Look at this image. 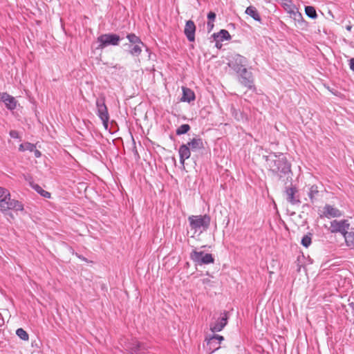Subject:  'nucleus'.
<instances>
[{"label": "nucleus", "mask_w": 354, "mask_h": 354, "mask_svg": "<svg viewBox=\"0 0 354 354\" xmlns=\"http://www.w3.org/2000/svg\"><path fill=\"white\" fill-rule=\"evenodd\" d=\"M268 165L274 173L281 172L287 174L290 171V166L286 158L281 154H270L266 159Z\"/></svg>", "instance_id": "1"}, {"label": "nucleus", "mask_w": 354, "mask_h": 354, "mask_svg": "<svg viewBox=\"0 0 354 354\" xmlns=\"http://www.w3.org/2000/svg\"><path fill=\"white\" fill-rule=\"evenodd\" d=\"M190 229L194 232V236L196 234H201L206 231L210 225L211 218L207 214L204 215H192L188 217Z\"/></svg>", "instance_id": "2"}, {"label": "nucleus", "mask_w": 354, "mask_h": 354, "mask_svg": "<svg viewBox=\"0 0 354 354\" xmlns=\"http://www.w3.org/2000/svg\"><path fill=\"white\" fill-rule=\"evenodd\" d=\"M97 115L102 120L104 127L107 129L109 126V114L105 104V97H101L96 100Z\"/></svg>", "instance_id": "3"}, {"label": "nucleus", "mask_w": 354, "mask_h": 354, "mask_svg": "<svg viewBox=\"0 0 354 354\" xmlns=\"http://www.w3.org/2000/svg\"><path fill=\"white\" fill-rule=\"evenodd\" d=\"M120 41V37L116 34H103L97 37L99 46L97 49H103L108 46H118Z\"/></svg>", "instance_id": "4"}, {"label": "nucleus", "mask_w": 354, "mask_h": 354, "mask_svg": "<svg viewBox=\"0 0 354 354\" xmlns=\"http://www.w3.org/2000/svg\"><path fill=\"white\" fill-rule=\"evenodd\" d=\"M190 259L197 265L213 263L214 259L211 254L205 253L203 251L194 250L190 254Z\"/></svg>", "instance_id": "5"}, {"label": "nucleus", "mask_w": 354, "mask_h": 354, "mask_svg": "<svg viewBox=\"0 0 354 354\" xmlns=\"http://www.w3.org/2000/svg\"><path fill=\"white\" fill-rule=\"evenodd\" d=\"M1 211L4 213L8 210L23 211V204L17 200L12 199L10 194L6 197L4 205H0Z\"/></svg>", "instance_id": "6"}, {"label": "nucleus", "mask_w": 354, "mask_h": 354, "mask_svg": "<svg viewBox=\"0 0 354 354\" xmlns=\"http://www.w3.org/2000/svg\"><path fill=\"white\" fill-rule=\"evenodd\" d=\"M248 63L247 59L240 55H235L228 63L229 66L237 73L244 70Z\"/></svg>", "instance_id": "7"}, {"label": "nucleus", "mask_w": 354, "mask_h": 354, "mask_svg": "<svg viewBox=\"0 0 354 354\" xmlns=\"http://www.w3.org/2000/svg\"><path fill=\"white\" fill-rule=\"evenodd\" d=\"M349 226V223L346 220H333L330 222V232L332 233L340 232L344 237V234L348 233Z\"/></svg>", "instance_id": "8"}, {"label": "nucleus", "mask_w": 354, "mask_h": 354, "mask_svg": "<svg viewBox=\"0 0 354 354\" xmlns=\"http://www.w3.org/2000/svg\"><path fill=\"white\" fill-rule=\"evenodd\" d=\"M239 74L241 83L248 88H252L254 86V80L252 73L245 68L244 70L241 71Z\"/></svg>", "instance_id": "9"}, {"label": "nucleus", "mask_w": 354, "mask_h": 354, "mask_svg": "<svg viewBox=\"0 0 354 354\" xmlns=\"http://www.w3.org/2000/svg\"><path fill=\"white\" fill-rule=\"evenodd\" d=\"M298 191L296 187H286V200L292 205H298L300 203L299 195L297 194Z\"/></svg>", "instance_id": "10"}, {"label": "nucleus", "mask_w": 354, "mask_h": 354, "mask_svg": "<svg viewBox=\"0 0 354 354\" xmlns=\"http://www.w3.org/2000/svg\"><path fill=\"white\" fill-rule=\"evenodd\" d=\"M342 212L337 208L326 204L324 207V211L322 214L320 215V217H326L328 218H335V217H340L342 216Z\"/></svg>", "instance_id": "11"}, {"label": "nucleus", "mask_w": 354, "mask_h": 354, "mask_svg": "<svg viewBox=\"0 0 354 354\" xmlns=\"http://www.w3.org/2000/svg\"><path fill=\"white\" fill-rule=\"evenodd\" d=\"M196 26L194 22L192 20L187 21L184 29V33L189 41H194L195 40Z\"/></svg>", "instance_id": "12"}, {"label": "nucleus", "mask_w": 354, "mask_h": 354, "mask_svg": "<svg viewBox=\"0 0 354 354\" xmlns=\"http://www.w3.org/2000/svg\"><path fill=\"white\" fill-rule=\"evenodd\" d=\"M0 100L4 102L6 106L10 109L13 110L16 108L17 101L15 97L10 95L6 93H0Z\"/></svg>", "instance_id": "13"}, {"label": "nucleus", "mask_w": 354, "mask_h": 354, "mask_svg": "<svg viewBox=\"0 0 354 354\" xmlns=\"http://www.w3.org/2000/svg\"><path fill=\"white\" fill-rule=\"evenodd\" d=\"M227 315L226 313H224V315L219 318L216 322L210 324V330L214 332H219L223 330V328L227 324Z\"/></svg>", "instance_id": "14"}, {"label": "nucleus", "mask_w": 354, "mask_h": 354, "mask_svg": "<svg viewBox=\"0 0 354 354\" xmlns=\"http://www.w3.org/2000/svg\"><path fill=\"white\" fill-rule=\"evenodd\" d=\"M223 339L224 337L220 335H214L209 338H206L207 345H209V350H211L212 352H214L220 348V346H216V345L214 344V342L217 341V344H220Z\"/></svg>", "instance_id": "15"}, {"label": "nucleus", "mask_w": 354, "mask_h": 354, "mask_svg": "<svg viewBox=\"0 0 354 354\" xmlns=\"http://www.w3.org/2000/svg\"><path fill=\"white\" fill-rule=\"evenodd\" d=\"M180 162L184 165L185 160L188 159L191 156V149L187 145V144L182 145L178 150Z\"/></svg>", "instance_id": "16"}, {"label": "nucleus", "mask_w": 354, "mask_h": 354, "mask_svg": "<svg viewBox=\"0 0 354 354\" xmlns=\"http://www.w3.org/2000/svg\"><path fill=\"white\" fill-rule=\"evenodd\" d=\"M182 91L183 95L180 99L182 102H190L195 100V94L192 89L183 86Z\"/></svg>", "instance_id": "17"}, {"label": "nucleus", "mask_w": 354, "mask_h": 354, "mask_svg": "<svg viewBox=\"0 0 354 354\" xmlns=\"http://www.w3.org/2000/svg\"><path fill=\"white\" fill-rule=\"evenodd\" d=\"M187 145L194 151L201 149L204 147L203 140L200 138H194L187 142Z\"/></svg>", "instance_id": "18"}, {"label": "nucleus", "mask_w": 354, "mask_h": 354, "mask_svg": "<svg viewBox=\"0 0 354 354\" xmlns=\"http://www.w3.org/2000/svg\"><path fill=\"white\" fill-rule=\"evenodd\" d=\"M214 38L217 41H223L224 40L230 39L231 36L229 32L226 30H221L220 32L213 34Z\"/></svg>", "instance_id": "19"}, {"label": "nucleus", "mask_w": 354, "mask_h": 354, "mask_svg": "<svg viewBox=\"0 0 354 354\" xmlns=\"http://www.w3.org/2000/svg\"><path fill=\"white\" fill-rule=\"evenodd\" d=\"M344 238L346 245L351 249H354V228H352L350 232L346 233Z\"/></svg>", "instance_id": "20"}, {"label": "nucleus", "mask_w": 354, "mask_h": 354, "mask_svg": "<svg viewBox=\"0 0 354 354\" xmlns=\"http://www.w3.org/2000/svg\"><path fill=\"white\" fill-rule=\"evenodd\" d=\"M245 13L247 15H250V17H252L254 20H256L257 21H261V17L255 7H254V6L248 7L245 10Z\"/></svg>", "instance_id": "21"}, {"label": "nucleus", "mask_w": 354, "mask_h": 354, "mask_svg": "<svg viewBox=\"0 0 354 354\" xmlns=\"http://www.w3.org/2000/svg\"><path fill=\"white\" fill-rule=\"evenodd\" d=\"M319 190L317 185H312L309 188V192L308 193V196L310 198V200L312 203H313L315 200L317 199V197L319 195Z\"/></svg>", "instance_id": "22"}, {"label": "nucleus", "mask_w": 354, "mask_h": 354, "mask_svg": "<svg viewBox=\"0 0 354 354\" xmlns=\"http://www.w3.org/2000/svg\"><path fill=\"white\" fill-rule=\"evenodd\" d=\"M145 348L143 344L136 342L132 344L130 348L131 354H142V349Z\"/></svg>", "instance_id": "23"}, {"label": "nucleus", "mask_w": 354, "mask_h": 354, "mask_svg": "<svg viewBox=\"0 0 354 354\" xmlns=\"http://www.w3.org/2000/svg\"><path fill=\"white\" fill-rule=\"evenodd\" d=\"M142 44H136L129 46L131 48L129 53L133 56H139L142 53Z\"/></svg>", "instance_id": "24"}, {"label": "nucleus", "mask_w": 354, "mask_h": 354, "mask_svg": "<svg viewBox=\"0 0 354 354\" xmlns=\"http://www.w3.org/2000/svg\"><path fill=\"white\" fill-rule=\"evenodd\" d=\"M30 185L32 188L34 189L41 196L47 198H49L50 197V194L48 192L43 189L39 185L30 183Z\"/></svg>", "instance_id": "25"}, {"label": "nucleus", "mask_w": 354, "mask_h": 354, "mask_svg": "<svg viewBox=\"0 0 354 354\" xmlns=\"http://www.w3.org/2000/svg\"><path fill=\"white\" fill-rule=\"evenodd\" d=\"M305 12L306 15L311 19H316L317 17L315 8L311 6L305 7Z\"/></svg>", "instance_id": "26"}, {"label": "nucleus", "mask_w": 354, "mask_h": 354, "mask_svg": "<svg viewBox=\"0 0 354 354\" xmlns=\"http://www.w3.org/2000/svg\"><path fill=\"white\" fill-rule=\"evenodd\" d=\"M127 38L129 41V42L132 44H142V46H145L143 42L141 41L140 37L136 36L133 33H130L127 35Z\"/></svg>", "instance_id": "27"}, {"label": "nucleus", "mask_w": 354, "mask_h": 354, "mask_svg": "<svg viewBox=\"0 0 354 354\" xmlns=\"http://www.w3.org/2000/svg\"><path fill=\"white\" fill-rule=\"evenodd\" d=\"M35 148V145L34 144L30 142H25L19 145V150L20 151H29L32 152V151H34Z\"/></svg>", "instance_id": "28"}, {"label": "nucleus", "mask_w": 354, "mask_h": 354, "mask_svg": "<svg viewBox=\"0 0 354 354\" xmlns=\"http://www.w3.org/2000/svg\"><path fill=\"white\" fill-rule=\"evenodd\" d=\"M10 194V192L7 189L0 187V205L5 204V200Z\"/></svg>", "instance_id": "29"}, {"label": "nucleus", "mask_w": 354, "mask_h": 354, "mask_svg": "<svg viewBox=\"0 0 354 354\" xmlns=\"http://www.w3.org/2000/svg\"><path fill=\"white\" fill-rule=\"evenodd\" d=\"M312 234H306L303 236V238L301 239V243L303 246H304L305 248H308L312 243Z\"/></svg>", "instance_id": "30"}, {"label": "nucleus", "mask_w": 354, "mask_h": 354, "mask_svg": "<svg viewBox=\"0 0 354 354\" xmlns=\"http://www.w3.org/2000/svg\"><path fill=\"white\" fill-rule=\"evenodd\" d=\"M190 129V126L187 124H184L180 125L177 129H176V134L180 136L182 134H185L187 133Z\"/></svg>", "instance_id": "31"}, {"label": "nucleus", "mask_w": 354, "mask_h": 354, "mask_svg": "<svg viewBox=\"0 0 354 354\" xmlns=\"http://www.w3.org/2000/svg\"><path fill=\"white\" fill-rule=\"evenodd\" d=\"M17 335L22 340L27 341L29 339V335L26 330L20 328L16 330Z\"/></svg>", "instance_id": "32"}, {"label": "nucleus", "mask_w": 354, "mask_h": 354, "mask_svg": "<svg viewBox=\"0 0 354 354\" xmlns=\"http://www.w3.org/2000/svg\"><path fill=\"white\" fill-rule=\"evenodd\" d=\"M231 111H232V115L234 117V118L237 120H240L241 119H243V114L239 112V111H237L235 108L234 107H232L231 108Z\"/></svg>", "instance_id": "33"}, {"label": "nucleus", "mask_w": 354, "mask_h": 354, "mask_svg": "<svg viewBox=\"0 0 354 354\" xmlns=\"http://www.w3.org/2000/svg\"><path fill=\"white\" fill-rule=\"evenodd\" d=\"M208 21H214L216 19V14L214 12H209L207 15Z\"/></svg>", "instance_id": "34"}, {"label": "nucleus", "mask_w": 354, "mask_h": 354, "mask_svg": "<svg viewBox=\"0 0 354 354\" xmlns=\"http://www.w3.org/2000/svg\"><path fill=\"white\" fill-rule=\"evenodd\" d=\"M207 28L208 32H211L214 28V21H208L207 23Z\"/></svg>", "instance_id": "35"}, {"label": "nucleus", "mask_w": 354, "mask_h": 354, "mask_svg": "<svg viewBox=\"0 0 354 354\" xmlns=\"http://www.w3.org/2000/svg\"><path fill=\"white\" fill-rule=\"evenodd\" d=\"M10 136L13 138H17L19 136V133L17 131L12 130L10 131Z\"/></svg>", "instance_id": "36"}, {"label": "nucleus", "mask_w": 354, "mask_h": 354, "mask_svg": "<svg viewBox=\"0 0 354 354\" xmlns=\"http://www.w3.org/2000/svg\"><path fill=\"white\" fill-rule=\"evenodd\" d=\"M349 67L351 71H354V58L349 60Z\"/></svg>", "instance_id": "37"}, {"label": "nucleus", "mask_w": 354, "mask_h": 354, "mask_svg": "<svg viewBox=\"0 0 354 354\" xmlns=\"http://www.w3.org/2000/svg\"><path fill=\"white\" fill-rule=\"evenodd\" d=\"M32 152L34 153L35 156L36 158H39L41 156V152L39 150L36 149V147L35 148L34 151H32Z\"/></svg>", "instance_id": "38"}, {"label": "nucleus", "mask_w": 354, "mask_h": 354, "mask_svg": "<svg viewBox=\"0 0 354 354\" xmlns=\"http://www.w3.org/2000/svg\"><path fill=\"white\" fill-rule=\"evenodd\" d=\"M216 46L217 48H220V47H221V45H220V46H219V44H218V42H219L220 41H217V40H216Z\"/></svg>", "instance_id": "39"}, {"label": "nucleus", "mask_w": 354, "mask_h": 354, "mask_svg": "<svg viewBox=\"0 0 354 354\" xmlns=\"http://www.w3.org/2000/svg\"><path fill=\"white\" fill-rule=\"evenodd\" d=\"M346 30H351V26H346Z\"/></svg>", "instance_id": "40"}, {"label": "nucleus", "mask_w": 354, "mask_h": 354, "mask_svg": "<svg viewBox=\"0 0 354 354\" xmlns=\"http://www.w3.org/2000/svg\"><path fill=\"white\" fill-rule=\"evenodd\" d=\"M214 344L216 345V346H219V344H217V341L214 342Z\"/></svg>", "instance_id": "41"}, {"label": "nucleus", "mask_w": 354, "mask_h": 354, "mask_svg": "<svg viewBox=\"0 0 354 354\" xmlns=\"http://www.w3.org/2000/svg\"><path fill=\"white\" fill-rule=\"evenodd\" d=\"M79 257L80 258V257ZM81 259H83V260H86V259L84 258V257H82V258L81 257Z\"/></svg>", "instance_id": "42"}]
</instances>
